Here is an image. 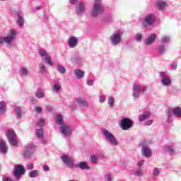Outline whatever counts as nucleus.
<instances>
[{
  "instance_id": "f257e3e1",
  "label": "nucleus",
  "mask_w": 181,
  "mask_h": 181,
  "mask_svg": "<svg viewBox=\"0 0 181 181\" xmlns=\"http://www.w3.org/2000/svg\"><path fill=\"white\" fill-rule=\"evenodd\" d=\"M104 4L101 0H95L94 4L90 12L91 18H98L100 15L104 13Z\"/></svg>"
},
{
  "instance_id": "f03ea898",
  "label": "nucleus",
  "mask_w": 181,
  "mask_h": 181,
  "mask_svg": "<svg viewBox=\"0 0 181 181\" xmlns=\"http://www.w3.org/2000/svg\"><path fill=\"white\" fill-rule=\"evenodd\" d=\"M16 30L11 29L8 30V35L6 37H0V45L6 43L7 47H13V41L16 39Z\"/></svg>"
},
{
  "instance_id": "7ed1b4c3",
  "label": "nucleus",
  "mask_w": 181,
  "mask_h": 181,
  "mask_svg": "<svg viewBox=\"0 0 181 181\" xmlns=\"http://www.w3.org/2000/svg\"><path fill=\"white\" fill-rule=\"evenodd\" d=\"M102 134L112 146H118V140L115 138V136L107 130V129H102Z\"/></svg>"
},
{
  "instance_id": "20e7f679",
  "label": "nucleus",
  "mask_w": 181,
  "mask_h": 181,
  "mask_svg": "<svg viewBox=\"0 0 181 181\" xmlns=\"http://www.w3.org/2000/svg\"><path fill=\"white\" fill-rule=\"evenodd\" d=\"M167 122L170 124L172 122V118L173 117H177L178 118L181 117V108L180 107H175L174 109H168L167 112Z\"/></svg>"
},
{
  "instance_id": "39448f33",
  "label": "nucleus",
  "mask_w": 181,
  "mask_h": 181,
  "mask_svg": "<svg viewBox=\"0 0 181 181\" xmlns=\"http://www.w3.org/2000/svg\"><path fill=\"white\" fill-rule=\"evenodd\" d=\"M146 86H141L139 84H134L133 86V93L132 95L134 100H138L141 94H144L146 91Z\"/></svg>"
},
{
  "instance_id": "423d86ee",
  "label": "nucleus",
  "mask_w": 181,
  "mask_h": 181,
  "mask_svg": "<svg viewBox=\"0 0 181 181\" xmlns=\"http://www.w3.org/2000/svg\"><path fill=\"white\" fill-rule=\"evenodd\" d=\"M59 132L64 138H70L73 132V129L71 128V126L66 123L59 127Z\"/></svg>"
},
{
  "instance_id": "0eeeda50",
  "label": "nucleus",
  "mask_w": 181,
  "mask_h": 181,
  "mask_svg": "<svg viewBox=\"0 0 181 181\" xmlns=\"http://www.w3.org/2000/svg\"><path fill=\"white\" fill-rule=\"evenodd\" d=\"M119 127L122 131H128L134 127V122L129 118H123L119 122Z\"/></svg>"
},
{
  "instance_id": "6e6552de",
  "label": "nucleus",
  "mask_w": 181,
  "mask_h": 181,
  "mask_svg": "<svg viewBox=\"0 0 181 181\" xmlns=\"http://www.w3.org/2000/svg\"><path fill=\"white\" fill-rule=\"evenodd\" d=\"M159 76L160 77V83L162 86H165V87L172 86V79H170V77H169V75L166 72H159Z\"/></svg>"
},
{
  "instance_id": "1a4fd4ad",
  "label": "nucleus",
  "mask_w": 181,
  "mask_h": 181,
  "mask_svg": "<svg viewBox=\"0 0 181 181\" xmlns=\"http://www.w3.org/2000/svg\"><path fill=\"white\" fill-rule=\"evenodd\" d=\"M109 42L112 46H118L121 42H122V37L121 34L118 33H115L112 34L109 38Z\"/></svg>"
},
{
  "instance_id": "9d476101",
  "label": "nucleus",
  "mask_w": 181,
  "mask_h": 181,
  "mask_svg": "<svg viewBox=\"0 0 181 181\" xmlns=\"http://www.w3.org/2000/svg\"><path fill=\"white\" fill-rule=\"evenodd\" d=\"M38 54L42 59V60H44L45 63H47L49 66H52L53 64V61L52 60V57L49 55L47 52L44 49H40L38 51Z\"/></svg>"
},
{
  "instance_id": "9b49d317",
  "label": "nucleus",
  "mask_w": 181,
  "mask_h": 181,
  "mask_svg": "<svg viewBox=\"0 0 181 181\" xmlns=\"http://www.w3.org/2000/svg\"><path fill=\"white\" fill-rule=\"evenodd\" d=\"M8 141L12 146L18 145V140H16V133L13 129H8L6 132Z\"/></svg>"
},
{
  "instance_id": "f8f14e48",
  "label": "nucleus",
  "mask_w": 181,
  "mask_h": 181,
  "mask_svg": "<svg viewBox=\"0 0 181 181\" xmlns=\"http://www.w3.org/2000/svg\"><path fill=\"white\" fill-rule=\"evenodd\" d=\"M25 175V167L22 165L17 164L14 167V177L19 180Z\"/></svg>"
},
{
  "instance_id": "ddd939ff",
  "label": "nucleus",
  "mask_w": 181,
  "mask_h": 181,
  "mask_svg": "<svg viewBox=\"0 0 181 181\" xmlns=\"http://www.w3.org/2000/svg\"><path fill=\"white\" fill-rule=\"evenodd\" d=\"M156 21V18L155 17V15L152 13H149L146 16L144 21L142 22L143 26L145 28L148 26H152L153 23H155V21Z\"/></svg>"
},
{
  "instance_id": "4468645a",
  "label": "nucleus",
  "mask_w": 181,
  "mask_h": 181,
  "mask_svg": "<svg viewBox=\"0 0 181 181\" xmlns=\"http://www.w3.org/2000/svg\"><path fill=\"white\" fill-rule=\"evenodd\" d=\"M141 152L144 156H146V158H151L152 156V150L151 148H149V146H148V143L146 141H144L141 144Z\"/></svg>"
},
{
  "instance_id": "2eb2a0df",
  "label": "nucleus",
  "mask_w": 181,
  "mask_h": 181,
  "mask_svg": "<svg viewBox=\"0 0 181 181\" xmlns=\"http://www.w3.org/2000/svg\"><path fill=\"white\" fill-rule=\"evenodd\" d=\"M60 159L62 160V162L66 166H69V168H73V166H74V161L71 157L67 155L61 156Z\"/></svg>"
},
{
  "instance_id": "dca6fc26",
  "label": "nucleus",
  "mask_w": 181,
  "mask_h": 181,
  "mask_svg": "<svg viewBox=\"0 0 181 181\" xmlns=\"http://www.w3.org/2000/svg\"><path fill=\"white\" fill-rule=\"evenodd\" d=\"M84 12H86V3L82 1L78 2L75 8V13L76 15L81 16Z\"/></svg>"
},
{
  "instance_id": "f3484780",
  "label": "nucleus",
  "mask_w": 181,
  "mask_h": 181,
  "mask_svg": "<svg viewBox=\"0 0 181 181\" xmlns=\"http://www.w3.org/2000/svg\"><path fill=\"white\" fill-rule=\"evenodd\" d=\"M34 153H35V145L28 144L26 146L25 150L24 151V156H25V158H32Z\"/></svg>"
},
{
  "instance_id": "a211bd4d",
  "label": "nucleus",
  "mask_w": 181,
  "mask_h": 181,
  "mask_svg": "<svg viewBox=\"0 0 181 181\" xmlns=\"http://www.w3.org/2000/svg\"><path fill=\"white\" fill-rule=\"evenodd\" d=\"M67 43L70 49H74V47H77V45H78V38L75 36L69 37Z\"/></svg>"
},
{
  "instance_id": "6ab92c4d",
  "label": "nucleus",
  "mask_w": 181,
  "mask_h": 181,
  "mask_svg": "<svg viewBox=\"0 0 181 181\" xmlns=\"http://www.w3.org/2000/svg\"><path fill=\"white\" fill-rule=\"evenodd\" d=\"M52 88L54 94H59L60 91H62V83H60L59 79L54 80V83Z\"/></svg>"
},
{
  "instance_id": "aec40b11",
  "label": "nucleus",
  "mask_w": 181,
  "mask_h": 181,
  "mask_svg": "<svg viewBox=\"0 0 181 181\" xmlns=\"http://www.w3.org/2000/svg\"><path fill=\"white\" fill-rule=\"evenodd\" d=\"M71 61L74 64H83V57L78 54V53L74 54L71 57Z\"/></svg>"
},
{
  "instance_id": "412c9836",
  "label": "nucleus",
  "mask_w": 181,
  "mask_h": 181,
  "mask_svg": "<svg viewBox=\"0 0 181 181\" xmlns=\"http://www.w3.org/2000/svg\"><path fill=\"white\" fill-rule=\"evenodd\" d=\"M74 76H75V78H76L77 80H81V78H84L86 73L84 72V71L80 69H76L74 70Z\"/></svg>"
},
{
  "instance_id": "4be33fe9",
  "label": "nucleus",
  "mask_w": 181,
  "mask_h": 181,
  "mask_svg": "<svg viewBox=\"0 0 181 181\" xmlns=\"http://www.w3.org/2000/svg\"><path fill=\"white\" fill-rule=\"evenodd\" d=\"M6 152H8V146L6 145V141L2 139H0V153H6Z\"/></svg>"
},
{
  "instance_id": "5701e85b",
  "label": "nucleus",
  "mask_w": 181,
  "mask_h": 181,
  "mask_svg": "<svg viewBox=\"0 0 181 181\" xmlns=\"http://www.w3.org/2000/svg\"><path fill=\"white\" fill-rule=\"evenodd\" d=\"M156 34L152 33L151 35L146 39V45L147 46H151V45H153V43H155V40H156Z\"/></svg>"
},
{
  "instance_id": "b1692460",
  "label": "nucleus",
  "mask_w": 181,
  "mask_h": 181,
  "mask_svg": "<svg viewBox=\"0 0 181 181\" xmlns=\"http://www.w3.org/2000/svg\"><path fill=\"white\" fill-rule=\"evenodd\" d=\"M75 168H77L78 169H81L82 170H90V166L88 165V164H87V163H86L84 161H81V162L78 163V164H76L75 165Z\"/></svg>"
},
{
  "instance_id": "393cba45",
  "label": "nucleus",
  "mask_w": 181,
  "mask_h": 181,
  "mask_svg": "<svg viewBox=\"0 0 181 181\" xmlns=\"http://www.w3.org/2000/svg\"><path fill=\"white\" fill-rule=\"evenodd\" d=\"M76 101L77 104L81 105V107H85L86 108L88 107V103H87V100L83 98H77Z\"/></svg>"
},
{
  "instance_id": "a878e982",
  "label": "nucleus",
  "mask_w": 181,
  "mask_h": 181,
  "mask_svg": "<svg viewBox=\"0 0 181 181\" xmlns=\"http://www.w3.org/2000/svg\"><path fill=\"white\" fill-rule=\"evenodd\" d=\"M157 8L160 9V11H163L165 8H166L168 4H166V1L163 0H158L156 2Z\"/></svg>"
},
{
  "instance_id": "bb28decb",
  "label": "nucleus",
  "mask_w": 181,
  "mask_h": 181,
  "mask_svg": "<svg viewBox=\"0 0 181 181\" xmlns=\"http://www.w3.org/2000/svg\"><path fill=\"white\" fill-rule=\"evenodd\" d=\"M151 117V113L149 112H144L139 117V120L141 122L146 121L148 118Z\"/></svg>"
},
{
  "instance_id": "cd10ccee",
  "label": "nucleus",
  "mask_w": 181,
  "mask_h": 181,
  "mask_svg": "<svg viewBox=\"0 0 181 181\" xmlns=\"http://www.w3.org/2000/svg\"><path fill=\"white\" fill-rule=\"evenodd\" d=\"M56 122L57 125H59V127H62V125H65L66 124H67L64 122V120H63V115H58L57 116Z\"/></svg>"
},
{
  "instance_id": "c85d7f7f",
  "label": "nucleus",
  "mask_w": 181,
  "mask_h": 181,
  "mask_svg": "<svg viewBox=\"0 0 181 181\" xmlns=\"http://www.w3.org/2000/svg\"><path fill=\"white\" fill-rule=\"evenodd\" d=\"M30 177H39L40 176V171L37 170H31L28 173Z\"/></svg>"
},
{
  "instance_id": "c756f323",
  "label": "nucleus",
  "mask_w": 181,
  "mask_h": 181,
  "mask_svg": "<svg viewBox=\"0 0 181 181\" xmlns=\"http://www.w3.org/2000/svg\"><path fill=\"white\" fill-rule=\"evenodd\" d=\"M165 151L168 153H170V155H175V153H176L175 147H173V146H166L165 148Z\"/></svg>"
},
{
  "instance_id": "7c9ffc66",
  "label": "nucleus",
  "mask_w": 181,
  "mask_h": 181,
  "mask_svg": "<svg viewBox=\"0 0 181 181\" xmlns=\"http://www.w3.org/2000/svg\"><path fill=\"white\" fill-rule=\"evenodd\" d=\"M157 52L159 54H163L166 52V47L163 44H160L157 47Z\"/></svg>"
},
{
  "instance_id": "2f4dec72",
  "label": "nucleus",
  "mask_w": 181,
  "mask_h": 181,
  "mask_svg": "<svg viewBox=\"0 0 181 181\" xmlns=\"http://www.w3.org/2000/svg\"><path fill=\"white\" fill-rule=\"evenodd\" d=\"M17 23L18 25V28H23V25L25 23V18L23 16L18 15Z\"/></svg>"
},
{
  "instance_id": "473e14b6",
  "label": "nucleus",
  "mask_w": 181,
  "mask_h": 181,
  "mask_svg": "<svg viewBox=\"0 0 181 181\" xmlns=\"http://www.w3.org/2000/svg\"><path fill=\"white\" fill-rule=\"evenodd\" d=\"M6 112V104L5 102H0V115H4Z\"/></svg>"
},
{
  "instance_id": "72a5a7b5",
  "label": "nucleus",
  "mask_w": 181,
  "mask_h": 181,
  "mask_svg": "<svg viewBox=\"0 0 181 181\" xmlns=\"http://www.w3.org/2000/svg\"><path fill=\"white\" fill-rule=\"evenodd\" d=\"M35 97L38 99L45 98V93H43V90H42V88H38L35 93Z\"/></svg>"
},
{
  "instance_id": "f704fd0d",
  "label": "nucleus",
  "mask_w": 181,
  "mask_h": 181,
  "mask_svg": "<svg viewBox=\"0 0 181 181\" xmlns=\"http://www.w3.org/2000/svg\"><path fill=\"white\" fill-rule=\"evenodd\" d=\"M107 104L110 108H114V105H115V98L112 96L109 97Z\"/></svg>"
},
{
  "instance_id": "c9c22d12",
  "label": "nucleus",
  "mask_w": 181,
  "mask_h": 181,
  "mask_svg": "<svg viewBox=\"0 0 181 181\" xmlns=\"http://www.w3.org/2000/svg\"><path fill=\"white\" fill-rule=\"evenodd\" d=\"M15 112L17 118H22V107L16 106Z\"/></svg>"
},
{
  "instance_id": "e433bc0d",
  "label": "nucleus",
  "mask_w": 181,
  "mask_h": 181,
  "mask_svg": "<svg viewBox=\"0 0 181 181\" xmlns=\"http://www.w3.org/2000/svg\"><path fill=\"white\" fill-rule=\"evenodd\" d=\"M56 69L58 73H60V74H64V73H66V68H64V66H62L61 64L57 65Z\"/></svg>"
},
{
  "instance_id": "4c0bfd02",
  "label": "nucleus",
  "mask_w": 181,
  "mask_h": 181,
  "mask_svg": "<svg viewBox=\"0 0 181 181\" xmlns=\"http://www.w3.org/2000/svg\"><path fill=\"white\" fill-rule=\"evenodd\" d=\"M89 160L90 162H91V163H97V161L98 160V157L97 154L90 156Z\"/></svg>"
},
{
  "instance_id": "58836bf2",
  "label": "nucleus",
  "mask_w": 181,
  "mask_h": 181,
  "mask_svg": "<svg viewBox=\"0 0 181 181\" xmlns=\"http://www.w3.org/2000/svg\"><path fill=\"white\" fill-rule=\"evenodd\" d=\"M20 72L21 73L22 76H24L25 77H27V76L29 74V71L25 67L20 68Z\"/></svg>"
},
{
  "instance_id": "ea45409f",
  "label": "nucleus",
  "mask_w": 181,
  "mask_h": 181,
  "mask_svg": "<svg viewBox=\"0 0 181 181\" xmlns=\"http://www.w3.org/2000/svg\"><path fill=\"white\" fill-rule=\"evenodd\" d=\"M144 175V170L142 169L136 170L134 172V176H137L138 177H141Z\"/></svg>"
},
{
  "instance_id": "a19ab883",
  "label": "nucleus",
  "mask_w": 181,
  "mask_h": 181,
  "mask_svg": "<svg viewBox=\"0 0 181 181\" xmlns=\"http://www.w3.org/2000/svg\"><path fill=\"white\" fill-rule=\"evenodd\" d=\"M39 69L42 74H45L46 73V66H45V64L40 63L39 64Z\"/></svg>"
},
{
  "instance_id": "79ce46f5",
  "label": "nucleus",
  "mask_w": 181,
  "mask_h": 181,
  "mask_svg": "<svg viewBox=\"0 0 181 181\" xmlns=\"http://www.w3.org/2000/svg\"><path fill=\"white\" fill-rule=\"evenodd\" d=\"M35 134L37 138H43V129H36Z\"/></svg>"
},
{
  "instance_id": "37998d69",
  "label": "nucleus",
  "mask_w": 181,
  "mask_h": 181,
  "mask_svg": "<svg viewBox=\"0 0 181 181\" xmlns=\"http://www.w3.org/2000/svg\"><path fill=\"white\" fill-rule=\"evenodd\" d=\"M170 40V38L169 36H163L161 37V45H163V43H169Z\"/></svg>"
},
{
  "instance_id": "c03bdc74",
  "label": "nucleus",
  "mask_w": 181,
  "mask_h": 181,
  "mask_svg": "<svg viewBox=\"0 0 181 181\" xmlns=\"http://www.w3.org/2000/svg\"><path fill=\"white\" fill-rule=\"evenodd\" d=\"M37 125H38V127H44L45 126V119H39L37 122Z\"/></svg>"
},
{
  "instance_id": "a18cd8bd",
  "label": "nucleus",
  "mask_w": 181,
  "mask_h": 181,
  "mask_svg": "<svg viewBox=\"0 0 181 181\" xmlns=\"http://www.w3.org/2000/svg\"><path fill=\"white\" fill-rule=\"evenodd\" d=\"M171 68L173 70H176L177 69V60H175L174 62H173V63L171 64Z\"/></svg>"
},
{
  "instance_id": "49530a36",
  "label": "nucleus",
  "mask_w": 181,
  "mask_h": 181,
  "mask_svg": "<svg viewBox=\"0 0 181 181\" xmlns=\"http://www.w3.org/2000/svg\"><path fill=\"white\" fill-rule=\"evenodd\" d=\"M142 37L143 36L141 35V34L137 33L135 35V39L136 42H141V40H142Z\"/></svg>"
},
{
  "instance_id": "de8ad7c7",
  "label": "nucleus",
  "mask_w": 181,
  "mask_h": 181,
  "mask_svg": "<svg viewBox=\"0 0 181 181\" xmlns=\"http://www.w3.org/2000/svg\"><path fill=\"white\" fill-rule=\"evenodd\" d=\"M159 173H160V170H159V168H155L153 170V175L154 176H158V175H159Z\"/></svg>"
},
{
  "instance_id": "09e8293b",
  "label": "nucleus",
  "mask_w": 181,
  "mask_h": 181,
  "mask_svg": "<svg viewBox=\"0 0 181 181\" xmlns=\"http://www.w3.org/2000/svg\"><path fill=\"white\" fill-rule=\"evenodd\" d=\"M106 100V96L105 95H102L101 96H100L99 98V103H100L101 104H103V103H105Z\"/></svg>"
},
{
  "instance_id": "8fccbe9b",
  "label": "nucleus",
  "mask_w": 181,
  "mask_h": 181,
  "mask_svg": "<svg viewBox=\"0 0 181 181\" xmlns=\"http://www.w3.org/2000/svg\"><path fill=\"white\" fill-rule=\"evenodd\" d=\"M86 84H87V86H89L90 87H93V86H94V80L88 79L86 81Z\"/></svg>"
},
{
  "instance_id": "3c124183",
  "label": "nucleus",
  "mask_w": 181,
  "mask_h": 181,
  "mask_svg": "<svg viewBox=\"0 0 181 181\" xmlns=\"http://www.w3.org/2000/svg\"><path fill=\"white\" fill-rule=\"evenodd\" d=\"M26 169H27V170H32V169H33V163H27Z\"/></svg>"
},
{
  "instance_id": "603ef678",
  "label": "nucleus",
  "mask_w": 181,
  "mask_h": 181,
  "mask_svg": "<svg viewBox=\"0 0 181 181\" xmlns=\"http://www.w3.org/2000/svg\"><path fill=\"white\" fill-rule=\"evenodd\" d=\"M42 170L44 172H49V170H50V168L49 167V165H45L42 166Z\"/></svg>"
},
{
  "instance_id": "864d4df0",
  "label": "nucleus",
  "mask_w": 181,
  "mask_h": 181,
  "mask_svg": "<svg viewBox=\"0 0 181 181\" xmlns=\"http://www.w3.org/2000/svg\"><path fill=\"white\" fill-rule=\"evenodd\" d=\"M112 179L111 178V175L110 174H106L105 176V181H111Z\"/></svg>"
},
{
  "instance_id": "5fc2aeb1",
  "label": "nucleus",
  "mask_w": 181,
  "mask_h": 181,
  "mask_svg": "<svg viewBox=\"0 0 181 181\" xmlns=\"http://www.w3.org/2000/svg\"><path fill=\"white\" fill-rule=\"evenodd\" d=\"M96 156H98V159H104V153H98Z\"/></svg>"
},
{
  "instance_id": "6e6d98bb",
  "label": "nucleus",
  "mask_w": 181,
  "mask_h": 181,
  "mask_svg": "<svg viewBox=\"0 0 181 181\" xmlns=\"http://www.w3.org/2000/svg\"><path fill=\"white\" fill-rule=\"evenodd\" d=\"M71 5H77L78 0H69Z\"/></svg>"
},
{
  "instance_id": "4d7b16f0",
  "label": "nucleus",
  "mask_w": 181,
  "mask_h": 181,
  "mask_svg": "<svg viewBox=\"0 0 181 181\" xmlns=\"http://www.w3.org/2000/svg\"><path fill=\"white\" fill-rule=\"evenodd\" d=\"M152 124H153V120H147L145 122V125H147V126L152 125Z\"/></svg>"
},
{
  "instance_id": "13d9d810",
  "label": "nucleus",
  "mask_w": 181,
  "mask_h": 181,
  "mask_svg": "<svg viewBox=\"0 0 181 181\" xmlns=\"http://www.w3.org/2000/svg\"><path fill=\"white\" fill-rule=\"evenodd\" d=\"M137 166L139 168H141V166H144V160H141L139 161L138 163H137Z\"/></svg>"
},
{
  "instance_id": "bf43d9fd",
  "label": "nucleus",
  "mask_w": 181,
  "mask_h": 181,
  "mask_svg": "<svg viewBox=\"0 0 181 181\" xmlns=\"http://www.w3.org/2000/svg\"><path fill=\"white\" fill-rule=\"evenodd\" d=\"M35 111L36 112H42V107L39 106L35 107Z\"/></svg>"
},
{
  "instance_id": "052dcab7",
  "label": "nucleus",
  "mask_w": 181,
  "mask_h": 181,
  "mask_svg": "<svg viewBox=\"0 0 181 181\" xmlns=\"http://www.w3.org/2000/svg\"><path fill=\"white\" fill-rule=\"evenodd\" d=\"M3 181H13V180H12V179L9 177H3Z\"/></svg>"
},
{
  "instance_id": "680f3d73",
  "label": "nucleus",
  "mask_w": 181,
  "mask_h": 181,
  "mask_svg": "<svg viewBox=\"0 0 181 181\" xmlns=\"http://www.w3.org/2000/svg\"><path fill=\"white\" fill-rule=\"evenodd\" d=\"M44 19H45V21H49V16L45 14L44 15Z\"/></svg>"
},
{
  "instance_id": "e2e57ef3",
  "label": "nucleus",
  "mask_w": 181,
  "mask_h": 181,
  "mask_svg": "<svg viewBox=\"0 0 181 181\" xmlns=\"http://www.w3.org/2000/svg\"><path fill=\"white\" fill-rule=\"evenodd\" d=\"M39 9H42V6H39L36 7V11H39Z\"/></svg>"
},
{
  "instance_id": "0e129e2a",
  "label": "nucleus",
  "mask_w": 181,
  "mask_h": 181,
  "mask_svg": "<svg viewBox=\"0 0 181 181\" xmlns=\"http://www.w3.org/2000/svg\"><path fill=\"white\" fill-rule=\"evenodd\" d=\"M104 22H105L104 20H103V21H102V23H104Z\"/></svg>"
},
{
  "instance_id": "69168bd1",
  "label": "nucleus",
  "mask_w": 181,
  "mask_h": 181,
  "mask_svg": "<svg viewBox=\"0 0 181 181\" xmlns=\"http://www.w3.org/2000/svg\"><path fill=\"white\" fill-rule=\"evenodd\" d=\"M1 1H5V0H1Z\"/></svg>"
}]
</instances>
